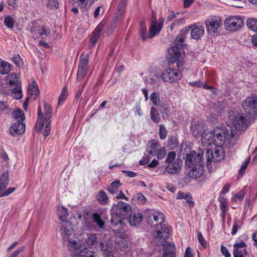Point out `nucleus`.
<instances>
[{"instance_id": "nucleus-14", "label": "nucleus", "mask_w": 257, "mask_h": 257, "mask_svg": "<svg viewBox=\"0 0 257 257\" xmlns=\"http://www.w3.org/2000/svg\"><path fill=\"white\" fill-rule=\"evenodd\" d=\"M156 238L165 239L169 237V229L163 223L157 224L154 232Z\"/></svg>"}, {"instance_id": "nucleus-7", "label": "nucleus", "mask_w": 257, "mask_h": 257, "mask_svg": "<svg viewBox=\"0 0 257 257\" xmlns=\"http://www.w3.org/2000/svg\"><path fill=\"white\" fill-rule=\"evenodd\" d=\"M242 107L246 113L257 115V97H247L242 102Z\"/></svg>"}, {"instance_id": "nucleus-4", "label": "nucleus", "mask_w": 257, "mask_h": 257, "mask_svg": "<svg viewBox=\"0 0 257 257\" xmlns=\"http://www.w3.org/2000/svg\"><path fill=\"white\" fill-rule=\"evenodd\" d=\"M229 119L231 121L232 127L237 131H242L248 126L249 123V119L244 114L230 113Z\"/></svg>"}, {"instance_id": "nucleus-40", "label": "nucleus", "mask_w": 257, "mask_h": 257, "mask_svg": "<svg viewBox=\"0 0 257 257\" xmlns=\"http://www.w3.org/2000/svg\"><path fill=\"white\" fill-rule=\"evenodd\" d=\"M68 96L67 88L66 86L63 87L61 94L58 98V105L62 104L65 101Z\"/></svg>"}, {"instance_id": "nucleus-16", "label": "nucleus", "mask_w": 257, "mask_h": 257, "mask_svg": "<svg viewBox=\"0 0 257 257\" xmlns=\"http://www.w3.org/2000/svg\"><path fill=\"white\" fill-rule=\"evenodd\" d=\"M191 30L190 36L194 40L200 39L204 33V27L199 24H195L189 26Z\"/></svg>"}, {"instance_id": "nucleus-29", "label": "nucleus", "mask_w": 257, "mask_h": 257, "mask_svg": "<svg viewBox=\"0 0 257 257\" xmlns=\"http://www.w3.org/2000/svg\"><path fill=\"white\" fill-rule=\"evenodd\" d=\"M11 70V65L7 61L0 60V73L3 75L9 73Z\"/></svg>"}, {"instance_id": "nucleus-23", "label": "nucleus", "mask_w": 257, "mask_h": 257, "mask_svg": "<svg viewBox=\"0 0 257 257\" xmlns=\"http://www.w3.org/2000/svg\"><path fill=\"white\" fill-rule=\"evenodd\" d=\"M181 48L175 46L172 47L169 52L171 55L170 59L172 61H176L179 58L182 59V57H184V53H181Z\"/></svg>"}, {"instance_id": "nucleus-55", "label": "nucleus", "mask_w": 257, "mask_h": 257, "mask_svg": "<svg viewBox=\"0 0 257 257\" xmlns=\"http://www.w3.org/2000/svg\"><path fill=\"white\" fill-rule=\"evenodd\" d=\"M238 224L239 221L237 219H235L233 221V227L231 231L232 235H234L236 233L238 228Z\"/></svg>"}, {"instance_id": "nucleus-18", "label": "nucleus", "mask_w": 257, "mask_h": 257, "mask_svg": "<svg viewBox=\"0 0 257 257\" xmlns=\"http://www.w3.org/2000/svg\"><path fill=\"white\" fill-rule=\"evenodd\" d=\"M214 139L215 140L214 145L215 147H221L224 144L225 141H227V139H226L224 131L220 127H216L214 128Z\"/></svg>"}, {"instance_id": "nucleus-47", "label": "nucleus", "mask_w": 257, "mask_h": 257, "mask_svg": "<svg viewBox=\"0 0 257 257\" xmlns=\"http://www.w3.org/2000/svg\"><path fill=\"white\" fill-rule=\"evenodd\" d=\"M233 254L234 257H244L247 254V250L245 248L233 249Z\"/></svg>"}, {"instance_id": "nucleus-37", "label": "nucleus", "mask_w": 257, "mask_h": 257, "mask_svg": "<svg viewBox=\"0 0 257 257\" xmlns=\"http://www.w3.org/2000/svg\"><path fill=\"white\" fill-rule=\"evenodd\" d=\"M177 198L179 199H184L189 204L191 205V206H193L194 205V203L192 200V196L188 194L179 192L177 194Z\"/></svg>"}, {"instance_id": "nucleus-28", "label": "nucleus", "mask_w": 257, "mask_h": 257, "mask_svg": "<svg viewBox=\"0 0 257 257\" xmlns=\"http://www.w3.org/2000/svg\"><path fill=\"white\" fill-rule=\"evenodd\" d=\"M50 33V29L48 27L42 26L38 28V33L35 36V39L44 38Z\"/></svg>"}, {"instance_id": "nucleus-24", "label": "nucleus", "mask_w": 257, "mask_h": 257, "mask_svg": "<svg viewBox=\"0 0 257 257\" xmlns=\"http://www.w3.org/2000/svg\"><path fill=\"white\" fill-rule=\"evenodd\" d=\"M160 148L159 142L156 140H152L149 142V145L146 149L148 153L152 156L156 155L158 149Z\"/></svg>"}, {"instance_id": "nucleus-6", "label": "nucleus", "mask_w": 257, "mask_h": 257, "mask_svg": "<svg viewBox=\"0 0 257 257\" xmlns=\"http://www.w3.org/2000/svg\"><path fill=\"white\" fill-rule=\"evenodd\" d=\"M161 77L164 81L173 83L180 80L182 76L181 73L178 69L168 68L164 70Z\"/></svg>"}, {"instance_id": "nucleus-35", "label": "nucleus", "mask_w": 257, "mask_h": 257, "mask_svg": "<svg viewBox=\"0 0 257 257\" xmlns=\"http://www.w3.org/2000/svg\"><path fill=\"white\" fill-rule=\"evenodd\" d=\"M202 129V124L200 123H194L191 126V132L195 137H197L201 134Z\"/></svg>"}, {"instance_id": "nucleus-15", "label": "nucleus", "mask_w": 257, "mask_h": 257, "mask_svg": "<svg viewBox=\"0 0 257 257\" xmlns=\"http://www.w3.org/2000/svg\"><path fill=\"white\" fill-rule=\"evenodd\" d=\"M60 231L62 237H69L73 232L72 223L68 220H63L60 222Z\"/></svg>"}, {"instance_id": "nucleus-54", "label": "nucleus", "mask_w": 257, "mask_h": 257, "mask_svg": "<svg viewBox=\"0 0 257 257\" xmlns=\"http://www.w3.org/2000/svg\"><path fill=\"white\" fill-rule=\"evenodd\" d=\"M189 26L184 28L180 32V34L179 35V36H180L181 38H183L184 40H185L187 35L189 33Z\"/></svg>"}, {"instance_id": "nucleus-61", "label": "nucleus", "mask_w": 257, "mask_h": 257, "mask_svg": "<svg viewBox=\"0 0 257 257\" xmlns=\"http://www.w3.org/2000/svg\"><path fill=\"white\" fill-rule=\"evenodd\" d=\"M197 236H198V241H199L200 243L203 247H205L206 246L205 241V240L204 239V237H203L202 233L199 232L198 233Z\"/></svg>"}, {"instance_id": "nucleus-48", "label": "nucleus", "mask_w": 257, "mask_h": 257, "mask_svg": "<svg viewBox=\"0 0 257 257\" xmlns=\"http://www.w3.org/2000/svg\"><path fill=\"white\" fill-rule=\"evenodd\" d=\"M167 135V131L165 126L161 124L159 125V136L161 140H165Z\"/></svg>"}, {"instance_id": "nucleus-51", "label": "nucleus", "mask_w": 257, "mask_h": 257, "mask_svg": "<svg viewBox=\"0 0 257 257\" xmlns=\"http://www.w3.org/2000/svg\"><path fill=\"white\" fill-rule=\"evenodd\" d=\"M156 155L158 159H162L166 156L165 147H160L157 152Z\"/></svg>"}, {"instance_id": "nucleus-57", "label": "nucleus", "mask_w": 257, "mask_h": 257, "mask_svg": "<svg viewBox=\"0 0 257 257\" xmlns=\"http://www.w3.org/2000/svg\"><path fill=\"white\" fill-rule=\"evenodd\" d=\"M233 246V249H242L246 246V244L243 241H241L240 242L234 243Z\"/></svg>"}, {"instance_id": "nucleus-53", "label": "nucleus", "mask_w": 257, "mask_h": 257, "mask_svg": "<svg viewBox=\"0 0 257 257\" xmlns=\"http://www.w3.org/2000/svg\"><path fill=\"white\" fill-rule=\"evenodd\" d=\"M184 40L183 38H181L180 36H178L175 39V47L182 48L184 46Z\"/></svg>"}, {"instance_id": "nucleus-39", "label": "nucleus", "mask_w": 257, "mask_h": 257, "mask_svg": "<svg viewBox=\"0 0 257 257\" xmlns=\"http://www.w3.org/2000/svg\"><path fill=\"white\" fill-rule=\"evenodd\" d=\"M120 185V183L119 181L112 182L110 185L107 188V190L111 194H115L118 191V188Z\"/></svg>"}, {"instance_id": "nucleus-11", "label": "nucleus", "mask_w": 257, "mask_h": 257, "mask_svg": "<svg viewBox=\"0 0 257 257\" xmlns=\"http://www.w3.org/2000/svg\"><path fill=\"white\" fill-rule=\"evenodd\" d=\"M205 24L208 33L214 35L217 33L221 22L219 17L215 16L208 19Z\"/></svg>"}, {"instance_id": "nucleus-46", "label": "nucleus", "mask_w": 257, "mask_h": 257, "mask_svg": "<svg viewBox=\"0 0 257 257\" xmlns=\"http://www.w3.org/2000/svg\"><path fill=\"white\" fill-rule=\"evenodd\" d=\"M14 20L11 16H7L5 18L4 24L9 29H13L14 26Z\"/></svg>"}, {"instance_id": "nucleus-31", "label": "nucleus", "mask_w": 257, "mask_h": 257, "mask_svg": "<svg viewBox=\"0 0 257 257\" xmlns=\"http://www.w3.org/2000/svg\"><path fill=\"white\" fill-rule=\"evenodd\" d=\"M179 145V141L176 137L170 136L168 137L167 147L170 150L176 149Z\"/></svg>"}, {"instance_id": "nucleus-52", "label": "nucleus", "mask_w": 257, "mask_h": 257, "mask_svg": "<svg viewBox=\"0 0 257 257\" xmlns=\"http://www.w3.org/2000/svg\"><path fill=\"white\" fill-rule=\"evenodd\" d=\"M176 157V153L175 152H169L166 159V162L168 164L173 163Z\"/></svg>"}, {"instance_id": "nucleus-36", "label": "nucleus", "mask_w": 257, "mask_h": 257, "mask_svg": "<svg viewBox=\"0 0 257 257\" xmlns=\"http://www.w3.org/2000/svg\"><path fill=\"white\" fill-rule=\"evenodd\" d=\"M58 214L59 215V219L60 221L66 220V219L69 216V213L67 209L63 206H61L58 208Z\"/></svg>"}, {"instance_id": "nucleus-1", "label": "nucleus", "mask_w": 257, "mask_h": 257, "mask_svg": "<svg viewBox=\"0 0 257 257\" xmlns=\"http://www.w3.org/2000/svg\"><path fill=\"white\" fill-rule=\"evenodd\" d=\"M44 114H43L40 106L38 108V120L36 123V127L38 131L42 130L43 135L47 137L51 131L50 118L51 117L52 109L51 106L46 102L44 103Z\"/></svg>"}, {"instance_id": "nucleus-21", "label": "nucleus", "mask_w": 257, "mask_h": 257, "mask_svg": "<svg viewBox=\"0 0 257 257\" xmlns=\"http://www.w3.org/2000/svg\"><path fill=\"white\" fill-rule=\"evenodd\" d=\"M164 257H175V246L170 242H166L163 248Z\"/></svg>"}, {"instance_id": "nucleus-19", "label": "nucleus", "mask_w": 257, "mask_h": 257, "mask_svg": "<svg viewBox=\"0 0 257 257\" xmlns=\"http://www.w3.org/2000/svg\"><path fill=\"white\" fill-rule=\"evenodd\" d=\"M25 131V124L21 121L14 123L9 129L10 134L15 137L22 135Z\"/></svg>"}, {"instance_id": "nucleus-8", "label": "nucleus", "mask_w": 257, "mask_h": 257, "mask_svg": "<svg viewBox=\"0 0 257 257\" xmlns=\"http://www.w3.org/2000/svg\"><path fill=\"white\" fill-rule=\"evenodd\" d=\"M243 24L242 19L239 16H231L227 18L224 22L226 29L234 32L238 30Z\"/></svg>"}, {"instance_id": "nucleus-9", "label": "nucleus", "mask_w": 257, "mask_h": 257, "mask_svg": "<svg viewBox=\"0 0 257 257\" xmlns=\"http://www.w3.org/2000/svg\"><path fill=\"white\" fill-rule=\"evenodd\" d=\"M202 154V153H196L194 151L191 152L186 156L185 160L186 166L191 168L197 165H204Z\"/></svg>"}, {"instance_id": "nucleus-2", "label": "nucleus", "mask_w": 257, "mask_h": 257, "mask_svg": "<svg viewBox=\"0 0 257 257\" xmlns=\"http://www.w3.org/2000/svg\"><path fill=\"white\" fill-rule=\"evenodd\" d=\"M130 209L129 205L123 202L119 201L117 205L112 208L111 223L115 226L120 223L121 219L125 218Z\"/></svg>"}, {"instance_id": "nucleus-27", "label": "nucleus", "mask_w": 257, "mask_h": 257, "mask_svg": "<svg viewBox=\"0 0 257 257\" xmlns=\"http://www.w3.org/2000/svg\"><path fill=\"white\" fill-rule=\"evenodd\" d=\"M143 215L140 213H134L129 216L128 221L131 226H137L142 221Z\"/></svg>"}, {"instance_id": "nucleus-44", "label": "nucleus", "mask_w": 257, "mask_h": 257, "mask_svg": "<svg viewBox=\"0 0 257 257\" xmlns=\"http://www.w3.org/2000/svg\"><path fill=\"white\" fill-rule=\"evenodd\" d=\"M127 1V0H120L117 7L118 15H121L123 13L126 6Z\"/></svg>"}, {"instance_id": "nucleus-64", "label": "nucleus", "mask_w": 257, "mask_h": 257, "mask_svg": "<svg viewBox=\"0 0 257 257\" xmlns=\"http://www.w3.org/2000/svg\"><path fill=\"white\" fill-rule=\"evenodd\" d=\"M184 257H194V255L190 247H187L186 248Z\"/></svg>"}, {"instance_id": "nucleus-3", "label": "nucleus", "mask_w": 257, "mask_h": 257, "mask_svg": "<svg viewBox=\"0 0 257 257\" xmlns=\"http://www.w3.org/2000/svg\"><path fill=\"white\" fill-rule=\"evenodd\" d=\"M6 82L11 89L13 97L16 99L21 98L23 95L19 74L14 73L10 74L7 76Z\"/></svg>"}, {"instance_id": "nucleus-38", "label": "nucleus", "mask_w": 257, "mask_h": 257, "mask_svg": "<svg viewBox=\"0 0 257 257\" xmlns=\"http://www.w3.org/2000/svg\"><path fill=\"white\" fill-rule=\"evenodd\" d=\"M39 91L38 86L34 83L29 85L28 90V94L29 95L33 96L34 99H35L39 94Z\"/></svg>"}, {"instance_id": "nucleus-12", "label": "nucleus", "mask_w": 257, "mask_h": 257, "mask_svg": "<svg viewBox=\"0 0 257 257\" xmlns=\"http://www.w3.org/2000/svg\"><path fill=\"white\" fill-rule=\"evenodd\" d=\"M165 19L163 18L159 19L158 22L156 21V16H154L153 20L152 21V25L149 29V38H152L157 35L163 28Z\"/></svg>"}, {"instance_id": "nucleus-5", "label": "nucleus", "mask_w": 257, "mask_h": 257, "mask_svg": "<svg viewBox=\"0 0 257 257\" xmlns=\"http://www.w3.org/2000/svg\"><path fill=\"white\" fill-rule=\"evenodd\" d=\"M89 55L82 53L79 58L76 79L78 81L84 79L88 71Z\"/></svg>"}, {"instance_id": "nucleus-43", "label": "nucleus", "mask_w": 257, "mask_h": 257, "mask_svg": "<svg viewBox=\"0 0 257 257\" xmlns=\"http://www.w3.org/2000/svg\"><path fill=\"white\" fill-rule=\"evenodd\" d=\"M140 33L143 41H146L148 37L147 36V29L145 23L142 22L140 24Z\"/></svg>"}, {"instance_id": "nucleus-22", "label": "nucleus", "mask_w": 257, "mask_h": 257, "mask_svg": "<svg viewBox=\"0 0 257 257\" xmlns=\"http://www.w3.org/2000/svg\"><path fill=\"white\" fill-rule=\"evenodd\" d=\"M103 28L104 24L102 23H100L93 31L90 38V42L93 46L95 45L96 42L99 39Z\"/></svg>"}, {"instance_id": "nucleus-20", "label": "nucleus", "mask_w": 257, "mask_h": 257, "mask_svg": "<svg viewBox=\"0 0 257 257\" xmlns=\"http://www.w3.org/2000/svg\"><path fill=\"white\" fill-rule=\"evenodd\" d=\"M203 172V165H197L192 167L188 173V176L192 179H197L202 176Z\"/></svg>"}, {"instance_id": "nucleus-49", "label": "nucleus", "mask_w": 257, "mask_h": 257, "mask_svg": "<svg viewBox=\"0 0 257 257\" xmlns=\"http://www.w3.org/2000/svg\"><path fill=\"white\" fill-rule=\"evenodd\" d=\"M150 98L153 103L156 106L159 105L160 103V96L158 93L153 92L150 96Z\"/></svg>"}, {"instance_id": "nucleus-25", "label": "nucleus", "mask_w": 257, "mask_h": 257, "mask_svg": "<svg viewBox=\"0 0 257 257\" xmlns=\"http://www.w3.org/2000/svg\"><path fill=\"white\" fill-rule=\"evenodd\" d=\"M84 244L90 246L97 242V234L96 233H84L83 234Z\"/></svg>"}, {"instance_id": "nucleus-34", "label": "nucleus", "mask_w": 257, "mask_h": 257, "mask_svg": "<svg viewBox=\"0 0 257 257\" xmlns=\"http://www.w3.org/2000/svg\"><path fill=\"white\" fill-rule=\"evenodd\" d=\"M150 117L152 121L155 123H158L160 120L161 117L160 114L156 108L152 107L150 110Z\"/></svg>"}, {"instance_id": "nucleus-50", "label": "nucleus", "mask_w": 257, "mask_h": 257, "mask_svg": "<svg viewBox=\"0 0 257 257\" xmlns=\"http://www.w3.org/2000/svg\"><path fill=\"white\" fill-rule=\"evenodd\" d=\"M153 219L155 221L159 222V224L162 223L164 220V215L160 212H156L153 214Z\"/></svg>"}, {"instance_id": "nucleus-13", "label": "nucleus", "mask_w": 257, "mask_h": 257, "mask_svg": "<svg viewBox=\"0 0 257 257\" xmlns=\"http://www.w3.org/2000/svg\"><path fill=\"white\" fill-rule=\"evenodd\" d=\"M8 182L9 173L8 172H5L0 177V197L7 196L15 190V188L12 187L3 192L8 186Z\"/></svg>"}, {"instance_id": "nucleus-62", "label": "nucleus", "mask_w": 257, "mask_h": 257, "mask_svg": "<svg viewBox=\"0 0 257 257\" xmlns=\"http://www.w3.org/2000/svg\"><path fill=\"white\" fill-rule=\"evenodd\" d=\"M244 196H245L244 192L243 191H241L237 193L235 195L234 197H235V199H237L239 200H242L244 198Z\"/></svg>"}, {"instance_id": "nucleus-17", "label": "nucleus", "mask_w": 257, "mask_h": 257, "mask_svg": "<svg viewBox=\"0 0 257 257\" xmlns=\"http://www.w3.org/2000/svg\"><path fill=\"white\" fill-rule=\"evenodd\" d=\"M214 130L213 131L205 130L202 134V142L204 146L214 145L215 142L214 139Z\"/></svg>"}, {"instance_id": "nucleus-63", "label": "nucleus", "mask_w": 257, "mask_h": 257, "mask_svg": "<svg viewBox=\"0 0 257 257\" xmlns=\"http://www.w3.org/2000/svg\"><path fill=\"white\" fill-rule=\"evenodd\" d=\"M183 21V19H182V18L175 20L173 22V23L171 24V28L172 29H173L175 27H177V26L180 25L182 23Z\"/></svg>"}, {"instance_id": "nucleus-32", "label": "nucleus", "mask_w": 257, "mask_h": 257, "mask_svg": "<svg viewBox=\"0 0 257 257\" xmlns=\"http://www.w3.org/2000/svg\"><path fill=\"white\" fill-rule=\"evenodd\" d=\"M73 257H94V252L91 248H85L82 249L79 253L74 254Z\"/></svg>"}, {"instance_id": "nucleus-45", "label": "nucleus", "mask_w": 257, "mask_h": 257, "mask_svg": "<svg viewBox=\"0 0 257 257\" xmlns=\"http://www.w3.org/2000/svg\"><path fill=\"white\" fill-rule=\"evenodd\" d=\"M12 108L9 106V104L7 102L5 101H0V111H5L6 113H10Z\"/></svg>"}, {"instance_id": "nucleus-42", "label": "nucleus", "mask_w": 257, "mask_h": 257, "mask_svg": "<svg viewBox=\"0 0 257 257\" xmlns=\"http://www.w3.org/2000/svg\"><path fill=\"white\" fill-rule=\"evenodd\" d=\"M93 221L100 228H102L104 225V221L101 219L100 215L97 213H94L92 215Z\"/></svg>"}, {"instance_id": "nucleus-56", "label": "nucleus", "mask_w": 257, "mask_h": 257, "mask_svg": "<svg viewBox=\"0 0 257 257\" xmlns=\"http://www.w3.org/2000/svg\"><path fill=\"white\" fill-rule=\"evenodd\" d=\"M98 248L101 249L104 252L108 251L109 248L108 244L107 242H100L99 245L97 246Z\"/></svg>"}, {"instance_id": "nucleus-60", "label": "nucleus", "mask_w": 257, "mask_h": 257, "mask_svg": "<svg viewBox=\"0 0 257 257\" xmlns=\"http://www.w3.org/2000/svg\"><path fill=\"white\" fill-rule=\"evenodd\" d=\"M137 198L139 202L141 204H144L146 202V198L145 196L142 193L138 194Z\"/></svg>"}, {"instance_id": "nucleus-33", "label": "nucleus", "mask_w": 257, "mask_h": 257, "mask_svg": "<svg viewBox=\"0 0 257 257\" xmlns=\"http://www.w3.org/2000/svg\"><path fill=\"white\" fill-rule=\"evenodd\" d=\"M13 116L17 120V122H23L25 118V114L20 108H16L13 112Z\"/></svg>"}, {"instance_id": "nucleus-58", "label": "nucleus", "mask_w": 257, "mask_h": 257, "mask_svg": "<svg viewBox=\"0 0 257 257\" xmlns=\"http://www.w3.org/2000/svg\"><path fill=\"white\" fill-rule=\"evenodd\" d=\"M189 84L191 86L196 87H202V86H203V83L201 81L189 82Z\"/></svg>"}, {"instance_id": "nucleus-41", "label": "nucleus", "mask_w": 257, "mask_h": 257, "mask_svg": "<svg viewBox=\"0 0 257 257\" xmlns=\"http://www.w3.org/2000/svg\"><path fill=\"white\" fill-rule=\"evenodd\" d=\"M247 27L252 31H257V19L250 18L246 21Z\"/></svg>"}, {"instance_id": "nucleus-26", "label": "nucleus", "mask_w": 257, "mask_h": 257, "mask_svg": "<svg viewBox=\"0 0 257 257\" xmlns=\"http://www.w3.org/2000/svg\"><path fill=\"white\" fill-rule=\"evenodd\" d=\"M181 166V162L180 160H176L168 164L166 167V170L169 174H176L179 171Z\"/></svg>"}, {"instance_id": "nucleus-30", "label": "nucleus", "mask_w": 257, "mask_h": 257, "mask_svg": "<svg viewBox=\"0 0 257 257\" xmlns=\"http://www.w3.org/2000/svg\"><path fill=\"white\" fill-rule=\"evenodd\" d=\"M97 201L101 205H106L108 201V197L103 190L100 191L96 195Z\"/></svg>"}, {"instance_id": "nucleus-59", "label": "nucleus", "mask_w": 257, "mask_h": 257, "mask_svg": "<svg viewBox=\"0 0 257 257\" xmlns=\"http://www.w3.org/2000/svg\"><path fill=\"white\" fill-rule=\"evenodd\" d=\"M221 252L223 255L225 256V257H231V254L229 252L227 248L221 245Z\"/></svg>"}, {"instance_id": "nucleus-10", "label": "nucleus", "mask_w": 257, "mask_h": 257, "mask_svg": "<svg viewBox=\"0 0 257 257\" xmlns=\"http://www.w3.org/2000/svg\"><path fill=\"white\" fill-rule=\"evenodd\" d=\"M205 157L207 160V163L208 164L211 161L218 162L223 159L224 154L221 147H216L214 152L210 150H206Z\"/></svg>"}]
</instances>
